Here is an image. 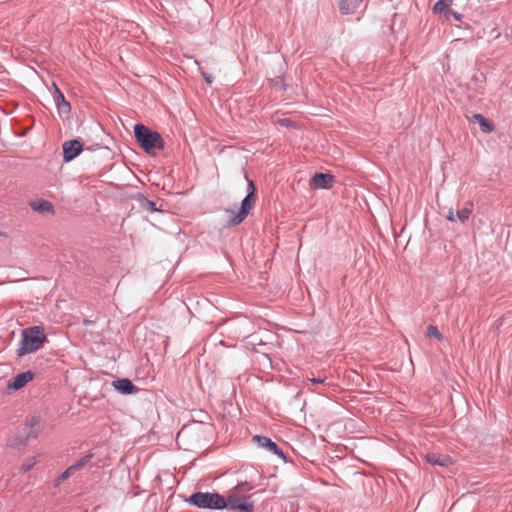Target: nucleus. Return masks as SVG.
I'll return each mask as SVG.
<instances>
[{
    "instance_id": "nucleus-1",
    "label": "nucleus",
    "mask_w": 512,
    "mask_h": 512,
    "mask_svg": "<svg viewBox=\"0 0 512 512\" xmlns=\"http://www.w3.org/2000/svg\"><path fill=\"white\" fill-rule=\"evenodd\" d=\"M252 488V484L245 481L229 490L227 497H225L227 503L225 509L230 512H254L252 495L246 494L252 490Z\"/></svg>"
},
{
    "instance_id": "nucleus-2",
    "label": "nucleus",
    "mask_w": 512,
    "mask_h": 512,
    "mask_svg": "<svg viewBox=\"0 0 512 512\" xmlns=\"http://www.w3.org/2000/svg\"><path fill=\"white\" fill-rule=\"evenodd\" d=\"M134 134L140 147L147 153H153L155 150L164 148V140L161 135L143 124L135 125Z\"/></svg>"
},
{
    "instance_id": "nucleus-3",
    "label": "nucleus",
    "mask_w": 512,
    "mask_h": 512,
    "mask_svg": "<svg viewBox=\"0 0 512 512\" xmlns=\"http://www.w3.org/2000/svg\"><path fill=\"white\" fill-rule=\"evenodd\" d=\"M187 502L201 509H225L226 499L217 492H195L189 496Z\"/></svg>"
},
{
    "instance_id": "nucleus-4",
    "label": "nucleus",
    "mask_w": 512,
    "mask_h": 512,
    "mask_svg": "<svg viewBox=\"0 0 512 512\" xmlns=\"http://www.w3.org/2000/svg\"><path fill=\"white\" fill-rule=\"evenodd\" d=\"M46 340V335L39 327H32L23 330L22 339L19 343L17 354L24 356L37 351Z\"/></svg>"
},
{
    "instance_id": "nucleus-5",
    "label": "nucleus",
    "mask_w": 512,
    "mask_h": 512,
    "mask_svg": "<svg viewBox=\"0 0 512 512\" xmlns=\"http://www.w3.org/2000/svg\"><path fill=\"white\" fill-rule=\"evenodd\" d=\"M254 197L251 193H247L246 197L242 200L241 207L238 212L230 211L231 217L229 224L232 226L240 224L248 215L252 208Z\"/></svg>"
},
{
    "instance_id": "nucleus-6",
    "label": "nucleus",
    "mask_w": 512,
    "mask_h": 512,
    "mask_svg": "<svg viewBox=\"0 0 512 512\" xmlns=\"http://www.w3.org/2000/svg\"><path fill=\"white\" fill-rule=\"evenodd\" d=\"M93 458V454L89 453L79 460H77L73 465L69 466L58 478L57 484H59L61 481H64L74 475L77 471L84 468L90 460Z\"/></svg>"
},
{
    "instance_id": "nucleus-7",
    "label": "nucleus",
    "mask_w": 512,
    "mask_h": 512,
    "mask_svg": "<svg viewBox=\"0 0 512 512\" xmlns=\"http://www.w3.org/2000/svg\"><path fill=\"white\" fill-rule=\"evenodd\" d=\"M334 176L330 173H315L311 184L315 189H329L333 186Z\"/></svg>"
},
{
    "instance_id": "nucleus-8",
    "label": "nucleus",
    "mask_w": 512,
    "mask_h": 512,
    "mask_svg": "<svg viewBox=\"0 0 512 512\" xmlns=\"http://www.w3.org/2000/svg\"><path fill=\"white\" fill-rule=\"evenodd\" d=\"M82 144L78 140L67 141L63 144L64 160L69 162L77 157L82 151Z\"/></svg>"
},
{
    "instance_id": "nucleus-9",
    "label": "nucleus",
    "mask_w": 512,
    "mask_h": 512,
    "mask_svg": "<svg viewBox=\"0 0 512 512\" xmlns=\"http://www.w3.org/2000/svg\"><path fill=\"white\" fill-rule=\"evenodd\" d=\"M34 378V373L31 371L22 372L9 380L8 388L12 390H19L24 387L29 381Z\"/></svg>"
},
{
    "instance_id": "nucleus-10",
    "label": "nucleus",
    "mask_w": 512,
    "mask_h": 512,
    "mask_svg": "<svg viewBox=\"0 0 512 512\" xmlns=\"http://www.w3.org/2000/svg\"><path fill=\"white\" fill-rule=\"evenodd\" d=\"M428 463L431 465H437L441 467H447L453 464V460L450 456L444 454H438L434 452L427 453L425 456Z\"/></svg>"
},
{
    "instance_id": "nucleus-11",
    "label": "nucleus",
    "mask_w": 512,
    "mask_h": 512,
    "mask_svg": "<svg viewBox=\"0 0 512 512\" xmlns=\"http://www.w3.org/2000/svg\"><path fill=\"white\" fill-rule=\"evenodd\" d=\"M41 418L40 416L34 415L30 417L25 424L24 433L25 439H35L38 436V431L36 427L40 424Z\"/></svg>"
},
{
    "instance_id": "nucleus-12",
    "label": "nucleus",
    "mask_w": 512,
    "mask_h": 512,
    "mask_svg": "<svg viewBox=\"0 0 512 512\" xmlns=\"http://www.w3.org/2000/svg\"><path fill=\"white\" fill-rule=\"evenodd\" d=\"M254 439L258 442V444L261 447L267 448L273 454H275V455H277V456H279L281 458H284L283 451L270 438L265 437V436L256 435V436H254Z\"/></svg>"
},
{
    "instance_id": "nucleus-13",
    "label": "nucleus",
    "mask_w": 512,
    "mask_h": 512,
    "mask_svg": "<svg viewBox=\"0 0 512 512\" xmlns=\"http://www.w3.org/2000/svg\"><path fill=\"white\" fill-rule=\"evenodd\" d=\"M114 388L121 394H134L137 392L136 386L129 379H118L113 382Z\"/></svg>"
},
{
    "instance_id": "nucleus-14",
    "label": "nucleus",
    "mask_w": 512,
    "mask_h": 512,
    "mask_svg": "<svg viewBox=\"0 0 512 512\" xmlns=\"http://www.w3.org/2000/svg\"><path fill=\"white\" fill-rule=\"evenodd\" d=\"M362 4L363 0H340L339 8L343 14H353Z\"/></svg>"
},
{
    "instance_id": "nucleus-15",
    "label": "nucleus",
    "mask_w": 512,
    "mask_h": 512,
    "mask_svg": "<svg viewBox=\"0 0 512 512\" xmlns=\"http://www.w3.org/2000/svg\"><path fill=\"white\" fill-rule=\"evenodd\" d=\"M54 100L56 102L57 108L59 112L68 113L71 109V106L68 101H66L63 93L59 90V88L54 84Z\"/></svg>"
},
{
    "instance_id": "nucleus-16",
    "label": "nucleus",
    "mask_w": 512,
    "mask_h": 512,
    "mask_svg": "<svg viewBox=\"0 0 512 512\" xmlns=\"http://www.w3.org/2000/svg\"><path fill=\"white\" fill-rule=\"evenodd\" d=\"M30 207L40 213H53L54 211L52 203L47 200L32 201Z\"/></svg>"
},
{
    "instance_id": "nucleus-17",
    "label": "nucleus",
    "mask_w": 512,
    "mask_h": 512,
    "mask_svg": "<svg viewBox=\"0 0 512 512\" xmlns=\"http://www.w3.org/2000/svg\"><path fill=\"white\" fill-rule=\"evenodd\" d=\"M452 4L453 0H438L432 7V12L434 14H444L448 19V12Z\"/></svg>"
},
{
    "instance_id": "nucleus-18",
    "label": "nucleus",
    "mask_w": 512,
    "mask_h": 512,
    "mask_svg": "<svg viewBox=\"0 0 512 512\" xmlns=\"http://www.w3.org/2000/svg\"><path fill=\"white\" fill-rule=\"evenodd\" d=\"M472 121L477 122L484 133H490L494 130L493 124L481 114H474Z\"/></svg>"
},
{
    "instance_id": "nucleus-19",
    "label": "nucleus",
    "mask_w": 512,
    "mask_h": 512,
    "mask_svg": "<svg viewBox=\"0 0 512 512\" xmlns=\"http://www.w3.org/2000/svg\"><path fill=\"white\" fill-rule=\"evenodd\" d=\"M472 211H473L472 202H467L466 205L462 209H460L456 212L457 220L461 223H464L466 220H468V218L472 214Z\"/></svg>"
},
{
    "instance_id": "nucleus-20",
    "label": "nucleus",
    "mask_w": 512,
    "mask_h": 512,
    "mask_svg": "<svg viewBox=\"0 0 512 512\" xmlns=\"http://www.w3.org/2000/svg\"><path fill=\"white\" fill-rule=\"evenodd\" d=\"M426 335H427V337L434 338L437 341H442L443 340V335L441 334L439 329L436 326H434V325H429L427 327Z\"/></svg>"
},
{
    "instance_id": "nucleus-21",
    "label": "nucleus",
    "mask_w": 512,
    "mask_h": 512,
    "mask_svg": "<svg viewBox=\"0 0 512 512\" xmlns=\"http://www.w3.org/2000/svg\"><path fill=\"white\" fill-rule=\"evenodd\" d=\"M37 462H38L37 456H33V457L26 459L25 462L20 467V472L21 473L28 472L30 469H32L37 464Z\"/></svg>"
},
{
    "instance_id": "nucleus-22",
    "label": "nucleus",
    "mask_w": 512,
    "mask_h": 512,
    "mask_svg": "<svg viewBox=\"0 0 512 512\" xmlns=\"http://www.w3.org/2000/svg\"><path fill=\"white\" fill-rule=\"evenodd\" d=\"M140 203H141L142 208L145 209V210H149V211H152V212L158 210L156 208V204L153 201L147 199L146 197H142L140 199Z\"/></svg>"
},
{
    "instance_id": "nucleus-23",
    "label": "nucleus",
    "mask_w": 512,
    "mask_h": 512,
    "mask_svg": "<svg viewBox=\"0 0 512 512\" xmlns=\"http://www.w3.org/2000/svg\"><path fill=\"white\" fill-rule=\"evenodd\" d=\"M450 16H452V17H453L456 21H458V22H461V20H462V18H463L462 14H460V13H458V12H456V11H453V10H451V9H450V10H449V12H448V18H449Z\"/></svg>"
},
{
    "instance_id": "nucleus-24",
    "label": "nucleus",
    "mask_w": 512,
    "mask_h": 512,
    "mask_svg": "<svg viewBox=\"0 0 512 512\" xmlns=\"http://www.w3.org/2000/svg\"><path fill=\"white\" fill-rule=\"evenodd\" d=\"M446 218L451 222H455L457 220L456 213H454L453 209H449Z\"/></svg>"
},
{
    "instance_id": "nucleus-25",
    "label": "nucleus",
    "mask_w": 512,
    "mask_h": 512,
    "mask_svg": "<svg viewBox=\"0 0 512 512\" xmlns=\"http://www.w3.org/2000/svg\"><path fill=\"white\" fill-rule=\"evenodd\" d=\"M247 193H251L252 196L254 197V193H255V185H254V182L252 180H248V187H247Z\"/></svg>"
},
{
    "instance_id": "nucleus-26",
    "label": "nucleus",
    "mask_w": 512,
    "mask_h": 512,
    "mask_svg": "<svg viewBox=\"0 0 512 512\" xmlns=\"http://www.w3.org/2000/svg\"><path fill=\"white\" fill-rule=\"evenodd\" d=\"M326 377L324 378H321V377H317V378H309L308 380L312 383V384H322L324 383Z\"/></svg>"
},
{
    "instance_id": "nucleus-27",
    "label": "nucleus",
    "mask_w": 512,
    "mask_h": 512,
    "mask_svg": "<svg viewBox=\"0 0 512 512\" xmlns=\"http://www.w3.org/2000/svg\"><path fill=\"white\" fill-rule=\"evenodd\" d=\"M202 76L203 78L205 79V81L209 84H211L213 82V77L210 75V74H207V73H202Z\"/></svg>"
},
{
    "instance_id": "nucleus-28",
    "label": "nucleus",
    "mask_w": 512,
    "mask_h": 512,
    "mask_svg": "<svg viewBox=\"0 0 512 512\" xmlns=\"http://www.w3.org/2000/svg\"><path fill=\"white\" fill-rule=\"evenodd\" d=\"M289 122H290V121H289L288 119H282V120L280 121V124H281V125H283V126H288Z\"/></svg>"
}]
</instances>
